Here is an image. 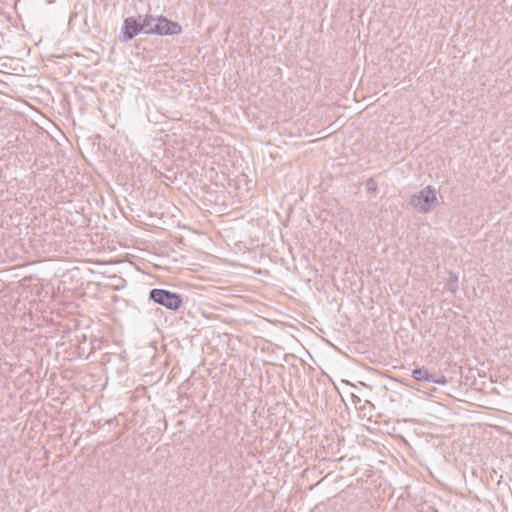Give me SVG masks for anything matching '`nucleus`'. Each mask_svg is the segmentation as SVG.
<instances>
[{
	"label": "nucleus",
	"mask_w": 512,
	"mask_h": 512,
	"mask_svg": "<svg viewBox=\"0 0 512 512\" xmlns=\"http://www.w3.org/2000/svg\"><path fill=\"white\" fill-rule=\"evenodd\" d=\"M436 200V196L433 190L430 188H426L420 192L418 196H415L413 199V204L415 207L419 208L421 211H428Z\"/></svg>",
	"instance_id": "nucleus-3"
},
{
	"label": "nucleus",
	"mask_w": 512,
	"mask_h": 512,
	"mask_svg": "<svg viewBox=\"0 0 512 512\" xmlns=\"http://www.w3.org/2000/svg\"><path fill=\"white\" fill-rule=\"evenodd\" d=\"M146 27H144V21L142 23L138 22L135 18L130 17L127 18L124 22V34L127 39H131L136 36L140 31L145 32Z\"/></svg>",
	"instance_id": "nucleus-4"
},
{
	"label": "nucleus",
	"mask_w": 512,
	"mask_h": 512,
	"mask_svg": "<svg viewBox=\"0 0 512 512\" xmlns=\"http://www.w3.org/2000/svg\"><path fill=\"white\" fill-rule=\"evenodd\" d=\"M145 33L159 35H174L181 32V26L164 17L154 18L147 16L144 18Z\"/></svg>",
	"instance_id": "nucleus-1"
},
{
	"label": "nucleus",
	"mask_w": 512,
	"mask_h": 512,
	"mask_svg": "<svg viewBox=\"0 0 512 512\" xmlns=\"http://www.w3.org/2000/svg\"><path fill=\"white\" fill-rule=\"evenodd\" d=\"M150 296L156 303L171 310H177L182 305L181 296L167 290L153 289Z\"/></svg>",
	"instance_id": "nucleus-2"
},
{
	"label": "nucleus",
	"mask_w": 512,
	"mask_h": 512,
	"mask_svg": "<svg viewBox=\"0 0 512 512\" xmlns=\"http://www.w3.org/2000/svg\"><path fill=\"white\" fill-rule=\"evenodd\" d=\"M412 375L416 380L430 381L428 373L423 369L413 370Z\"/></svg>",
	"instance_id": "nucleus-5"
}]
</instances>
